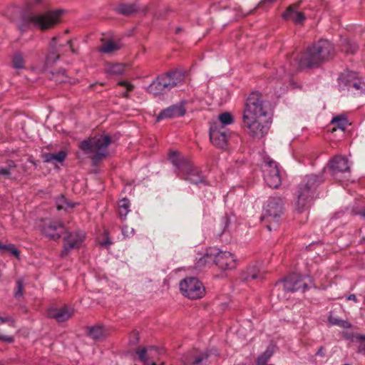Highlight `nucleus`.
I'll return each instance as SVG.
<instances>
[{
    "mask_svg": "<svg viewBox=\"0 0 365 365\" xmlns=\"http://www.w3.org/2000/svg\"><path fill=\"white\" fill-rule=\"evenodd\" d=\"M334 46L327 40H320L312 46L307 48L306 51L299 58H295L294 62L289 63V67L287 69L289 76L297 72L301 68H312L318 67L322 63L327 61L333 56Z\"/></svg>",
    "mask_w": 365,
    "mask_h": 365,
    "instance_id": "nucleus-1",
    "label": "nucleus"
},
{
    "mask_svg": "<svg viewBox=\"0 0 365 365\" xmlns=\"http://www.w3.org/2000/svg\"><path fill=\"white\" fill-rule=\"evenodd\" d=\"M44 0H26L22 11V19L26 24H32L41 31L51 29L61 22L64 10L48 11L44 14H34Z\"/></svg>",
    "mask_w": 365,
    "mask_h": 365,
    "instance_id": "nucleus-2",
    "label": "nucleus"
},
{
    "mask_svg": "<svg viewBox=\"0 0 365 365\" xmlns=\"http://www.w3.org/2000/svg\"><path fill=\"white\" fill-rule=\"evenodd\" d=\"M324 181L322 175H307L297 187V200L295 203L298 212H302L317 196V188Z\"/></svg>",
    "mask_w": 365,
    "mask_h": 365,
    "instance_id": "nucleus-3",
    "label": "nucleus"
},
{
    "mask_svg": "<svg viewBox=\"0 0 365 365\" xmlns=\"http://www.w3.org/2000/svg\"><path fill=\"white\" fill-rule=\"evenodd\" d=\"M110 143L111 138L108 135H101L83 140L79 148L85 154H93L91 158L96 165L108 155L107 148Z\"/></svg>",
    "mask_w": 365,
    "mask_h": 365,
    "instance_id": "nucleus-4",
    "label": "nucleus"
},
{
    "mask_svg": "<svg viewBox=\"0 0 365 365\" xmlns=\"http://www.w3.org/2000/svg\"><path fill=\"white\" fill-rule=\"evenodd\" d=\"M183 81V73L172 71L158 76L149 85L147 91L154 96L163 94L170 91L173 88L181 85Z\"/></svg>",
    "mask_w": 365,
    "mask_h": 365,
    "instance_id": "nucleus-5",
    "label": "nucleus"
},
{
    "mask_svg": "<svg viewBox=\"0 0 365 365\" xmlns=\"http://www.w3.org/2000/svg\"><path fill=\"white\" fill-rule=\"evenodd\" d=\"M284 214V201L278 196L270 197L263 207L261 220L266 222L269 231L276 230Z\"/></svg>",
    "mask_w": 365,
    "mask_h": 365,
    "instance_id": "nucleus-6",
    "label": "nucleus"
},
{
    "mask_svg": "<svg viewBox=\"0 0 365 365\" xmlns=\"http://www.w3.org/2000/svg\"><path fill=\"white\" fill-rule=\"evenodd\" d=\"M169 159L176 168L186 175L183 178L192 184L198 185L205 183V180L200 171L193 168L190 162L184 158H180L176 151H172L169 154Z\"/></svg>",
    "mask_w": 365,
    "mask_h": 365,
    "instance_id": "nucleus-7",
    "label": "nucleus"
},
{
    "mask_svg": "<svg viewBox=\"0 0 365 365\" xmlns=\"http://www.w3.org/2000/svg\"><path fill=\"white\" fill-rule=\"evenodd\" d=\"M210 259L213 260L217 266L224 270L234 269L237 265L236 259L232 253L215 247L210 248L204 257L200 259L198 264H203Z\"/></svg>",
    "mask_w": 365,
    "mask_h": 365,
    "instance_id": "nucleus-8",
    "label": "nucleus"
},
{
    "mask_svg": "<svg viewBox=\"0 0 365 365\" xmlns=\"http://www.w3.org/2000/svg\"><path fill=\"white\" fill-rule=\"evenodd\" d=\"M268 109L259 92H252L247 99L243 118L266 117Z\"/></svg>",
    "mask_w": 365,
    "mask_h": 365,
    "instance_id": "nucleus-9",
    "label": "nucleus"
},
{
    "mask_svg": "<svg viewBox=\"0 0 365 365\" xmlns=\"http://www.w3.org/2000/svg\"><path fill=\"white\" fill-rule=\"evenodd\" d=\"M329 169L331 170V175L336 180L344 182L350 180V165L346 157L336 155L329 162Z\"/></svg>",
    "mask_w": 365,
    "mask_h": 365,
    "instance_id": "nucleus-10",
    "label": "nucleus"
},
{
    "mask_svg": "<svg viewBox=\"0 0 365 365\" xmlns=\"http://www.w3.org/2000/svg\"><path fill=\"white\" fill-rule=\"evenodd\" d=\"M180 289L185 297L190 299H200L205 294L202 283L196 277L182 279L180 283Z\"/></svg>",
    "mask_w": 365,
    "mask_h": 365,
    "instance_id": "nucleus-11",
    "label": "nucleus"
},
{
    "mask_svg": "<svg viewBox=\"0 0 365 365\" xmlns=\"http://www.w3.org/2000/svg\"><path fill=\"white\" fill-rule=\"evenodd\" d=\"M264 179L267 185L272 188H277L281 185V178L277 163L267 156L264 158Z\"/></svg>",
    "mask_w": 365,
    "mask_h": 365,
    "instance_id": "nucleus-12",
    "label": "nucleus"
},
{
    "mask_svg": "<svg viewBox=\"0 0 365 365\" xmlns=\"http://www.w3.org/2000/svg\"><path fill=\"white\" fill-rule=\"evenodd\" d=\"M243 123L247 129L248 134L255 138H262L269 129V123L267 120L262 121L261 118H243Z\"/></svg>",
    "mask_w": 365,
    "mask_h": 365,
    "instance_id": "nucleus-13",
    "label": "nucleus"
},
{
    "mask_svg": "<svg viewBox=\"0 0 365 365\" xmlns=\"http://www.w3.org/2000/svg\"><path fill=\"white\" fill-rule=\"evenodd\" d=\"M63 250L61 252L62 256H66L70 250L78 248L81 245L85 235L82 232H66L63 233Z\"/></svg>",
    "mask_w": 365,
    "mask_h": 365,
    "instance_id": "nucleus-14",
    "label": "nucleus"
},
{
    "mask_svg": "<svg viewBox=\"0 0 365 365\" xmlns=\"http://www.w3.org/2000/svg\"><path fill=\"white\" fill-rule=\"evenodd\" d=\"M349 91L354 94H363L365 91V83L357 77V73L354 71H348L346 74L344 73L341 77Z\"/></svg>",
    "mask_w": 365,
    "mask_h": 365,
    "instance_id": "nucleus-15",
    "label": "nucleus"
},
{
    "mask_svg": "<svg viewBox=\"0 0 365 365\" xmlns=\"http://www.w3.org/2000/svg\"><path fill=\"white\" fill-rule=\"evenodd\" d=\"M210 139L215 147L225 149L227 143V136L225 128L219 123H212L210 128Z\"/></svg>",
    "mask_w": 365,
    "mask_h": 365,
    "instance_id": "nucleus-16",
    "label": "nucleus"
},
{
    "mask_svg": "<svg viewBox=\"0 0 365 365\" xmlns=\"http://www.w3.org/2000/svg\"><path fill=\"white\" fill-rule=\"evenodd\" d=\"M42 232L50 239L56 240L61 237L66 232L63 224L53 220H44L42 225Z\"/></svg>",
    "mask_w": 365,
    "mask_h": 365,
    "instance_id": "nucleus-17",
    "label": "nucleus"
},
{
    "mask_svg": "<svg viewBox=\"0 0 365 365\" xmlns=\"http://www.w3.org/2000/svg\"><path fill=\"white\" fill-rule=\"evenodd\" d=\"M283 289L287 292H296L301 289H307L308 285L302 279V277L297 274L288 276L282 281Z\"/></svg>",
    "mask_w": 365,
    "mask_h": 365,
    "instance_id": "nucleus-18",
    "label": "nucleus"
},
{
    "mask_svg": "<svg viewBox=\"0 0 365 365\" xmlns=\"http://www.w3.org/2000/svg\"><path fill=\"white\" fill-rule=\"evenodd\" d=\"M163 352V349H160L155 346L143 348L142 349L137 350L136 351L139 359L143 361L145 365H158L157 362L153 361V359L160 355Z\"/></svg>",
    "mask_w": 365,
    "mask_h": 365,
    "instance_id": "nucleus-19",
    "label": "nucleus"
},
{
    "mask_svg": "<svg viewBox=\"0 0 365 365\" xmlns=\"http://www.w3.org/2000/svg\"><path fill=\"white\" fill-rule=\"evenodd\" d=\"M209 356V351L202 352L199 354L190 351L185 354L181 360L186 365H207Z\"/></svg>",
    "mask_w": 365,
    "mask_h": 365,
    "instance_id": "nucleus-20",
    "label": "nucleus"
},
{
    "mask_svg": "<svg viewBox=\"0 0 365 365\" xmlns=\"http://www.w3.org/2000/svg\"><path fill=\"white\" fill-rule=\"evenodd\" d=\"M185 111L184 103L180 102L163 110L157 116L156 120L160 121L163 118L180 117L185 114Z\"/></svg>",
    "mask_w": 365,
    "mask_h": 365,
    "instance_id": "nucleus-21",
    "label": "nucleus"
},
{
    "mask_svg": "<svg viewBox=\"0 0 365 365\" xmlns=\"http://www.w3.org/2000/svg\"><path fill=\"white\" fill-rule=\"evenodd\" d=\"M58 36H54L49 43L50 51L46 56L47 63H54L60 58V52L63 48V44H58Z\"/></svg>",
    "mask_w": 365,
    "mask_h": 365,
    "instance_id": "nucleus-22",
    "label": "nucleus"
},
{
    "mask_svg": "<svg viewBox=\"0 0 365 365\" xmlns=\"http://www.w3.org/2000/svg\"><path fill=\"white\" fill-rule=\"evenodd\" d=\"M50 318L55 319L58 322L68 320L73 314V310L66 307L61 308H51L48 312Z\"/></svg>",
    "mask_w": 365,
    "mask_h": 365,
    "instance_id": "nucleus-23",
    "label": "nucleus"
},
{
    "mask_svg": "<svg viewBox=\"0 0 365 365\" xmlns=\"http://www.w3.org/2000/svg\"><path fill=\"white\" fill-rule=\"evenodd\" d=\"M283 17L285 19L293 21L296 24H302L305 19L304 14L294 10L293 6H289L287 9V11L283 14Z\"/></svg>",
    "mask_w": 365,
    "mask_h": 365,
    "instance_id": "nucleus-24",
    "label": "nucleus"
},
{
    "mask_svg": "<svg viewBox=\"0 0 365 365\" xmlns=\"http://www.w3.org/2000/svg\"><path fill=\"white\" fill-rule=\"evenodd\" d=\"M15 328V324L13 329H10L8 322H0V341L9 344L12 343L14 341V339L12 336L9 335V334L13 332Z\"/></svg>",
    "mask_w": 365,
    "mask_h": 365,
    "instance_id": "nucleus-25",
    "label": "nucleus"
},
{
    "mask_svg": "<svg viewBox=\"0 0 365 365\" xmlns=\"http://www.w3.org/2000/svg\"><path fill=\"white\" fill-rule=\"evenodd\" d=\"M67 155V153L64 150H61L56 153H45L43 155L44 162L46 163H62L64 161Z\"/></svg>",
    "mask_w": 365,
    "mask_h": 365,
    "instance_id": "nucleus-26",
    "label": "nucleus"
},
{
    "mask_svg": "<svg viewBox=\"0 0 365 365\" xmlns=\"http://www.w3.org/2000/svg\"><path fill=\"white\" fill-rule=\"evenodd\" d=\"M115 11L121 15L130 16L138 11V7L134 4H121L115 9Z\"/></svg>",
    "mask_w": 365,
    "mask_h": 365,
    "instance_id": "nucleus-27",
    "label": "nucleus"
},
{
    "mask_svg": "<svg viewBox=\"0 0 365 365\" xmlns=\"http://www.w3.org/2000/svg\"><path fill=\"white\" fill-rule=\"evenodd\" d=\"M88 335L93 339H100L105 336L106 331L101 325H96L88 328Z\"/></svg>",
    "mask_w": 365,
    "mask_h": 365,
    "instance_id": "nucleus-28",
    "label": "nucleus"
},
{
    "mask_svg": "<svg viewBox=\"0 0 365 365\" xmlns=\"http://www.w3.org/2000/svg\"><path fill=\"white\" fill-rule=\"evenodd\" d=\"M120 48V46L119 43L113 41V40H109L103 43L99 48L98 51L101 53H110L115 51H118Z\"/></svg>",
    "mask_w": 365,
    "mask_h": 365,
    "instance_id": "nucleus-29",
    "label": "nucleus"
},
{
    "mask_svg": "<svg viewBox=\"0 0 365 365\" xmlns=\"http://www.w3.org/2000/svg\"><path fill=\"white\" fill-rule=\"evenodd\" d=\"M130 201L127 198H123L118 202V214L121 219H125L130 211Z\"/></svg>",
    "mask_w": 365,
    "mask_h": 365,
    "instance_id": "nucleus-30",
    "label": "nucleus"
},
{
    "mask_svg": "<svg viewBox=\"0 0 365 365\" xmlns=\"http://www.w3.org/2000/svg\"><path fill=\"white\" fill-rule=\"evenodd\" d=\"M125 66L122 63L108 64L106 66V73L110 76H120L123 74Z\"/></svg>",
    "mask_w": 365,
    "mask_h": 365,
    "instance_id": "nucleus-31",
    "label": "nucleus"
},
{
    "mask_svg": "<svg viewBox=\"0 0 365 365\" xmlns=\"http://www.w3.org/2000/svg\"><path fill=\"white\" fill-rule=\"evenodd\" d=\"M331 123L336 126L332 129L333 131H334L336 128L344 130L348 125V120L344 115H339L332 118Z\"/></svg>",
    "mask_w": 365,
    "mask_h": 365,
    "instance_id": "nucleus-32",
    "label": "nucleus"
},
{
    "mask_svg": "<svg viewBox=\"0 0 365 365\" xmlns=\"http://www.w3.org/2000/svg\"><path fill=\"white\" fill-rule=\"evenodd\" d=\"M341 49L346 53L354 54L358 49V45L349 39H344L342 41Z\"/></svg>",
    "mask_w": 365,
    "mask_h": 365,
    "instance_id": "nucleus-33",
    "label": "nucleus"
},
{
    "mask_svg": "<svg viewBox=\"0 0 365 365\" xmlns=\"http://www.w3.org/2000/svg\"><path fill=\"white\" fill-rule=\"evenodd\" d=\"M16 167L14 161H9L5 167L0 165V176L4 178L10 179L11 178V172Z\"/></svg>",
    "mask_w": 365,
    "mask_h": 365,
    "instance_id": "nucleus-34",
    "label": "nucleus"
},
{
    "mask_svg": "<svg viewBox=\"0 0 365 365\" xmlns=\"http://www.w3.org/2000/svg\"><path fill=\"white\" fill-rule=\"evenodd\" d=\"M74 207V204L70 202L64 196H61L56 200V207L58 210H66L68 211L69 209H72Z\"/></svg>",
    "mask_w": 365,
    "mask_h": 365,
    "instance_id": "nucleus-35",
    "label": "nucleus"
},
{
    "mask_svg": "<svg viewBox=\"0 0 365 365\" xmlns=\"http://www.w3.org/2000/svg\"><path fill=\"white\" fill-rule=\"evenodd\" d=\"M219 122H214L213 123H219L221 126L225 128V125H230L233 123V118L228 112H225L220 114L218 117Z\"/></svg>",
    "mask_w": 365,
    "mask_h": 365,
    "instance_id": "nucleus-36",
    "label": "nucleus"
},
{
    "mask_svg": "<svg viewBox=\"0 0 365 365\" xmlns=\"http://www.w3.org/2000/svg\"><path fill=\"white\" fill-rule=\"evenodd\" d=\"M51 79L58 83H62L67 82L68 77L66 75L65 70H59L56 73H52Z\"/></svg>",
    "mask_w": 365,
    "mask_h": 365,
    "instance_id": "nucleus-37",
    "label": "nucleus"
},
{
    "mask_svg": "<svg viewBox=\"0 0 365 365\" xmlns=\"http://www.w3.org/2000/svg\"><path fill=\"white\" fill-rule=\"evenodd\" d=\"M12 66L16 69H22L24 68V61L21 53H16L12 58Z\"/></svg>",
    "mask_w": 365,
    "mask_h": 365,
    "instance_id": "nucleus-38",
    "label": "nucleus"
},
{
    "mask_svg": "<svg viewBox=\"0 0 365 365\" xmlns=\"http://www.w3.org/2000/svg\"><path fill=\"white\" fill-rule=\"evenodd\" d=\"M24 293V279H19L16 284V287L14 291V297L19 300L23 297Z\"/></svg>",
    "mask_w": 365,
    "mask_h": 365,
    "instance_id": "nucleus-39",
    "label": "nucleus"
},
{
    "mask_svg": "<svg viewBox=\"0 0 365 365\" xmlns=\"http://www.w3.org/2000/svg\"><path fill=\"white\" fill-rule=\"evenodd\" d=\"M272 355V351L267 349L257 357V365H265Z\"/></svg>",
    "mask_w": 365,
    "mask_h": 365,
    "instance_id": "nucleus-40",
    "label": "nucleus"
},
{
    "mask_svg": "<svg viewBox=\"0 0 365 365\" xmlns=\"http://www.w3.org/2000/svg\"><path fill=\"white\" fill-rule=\"evenodd\" d=\"M329 322L331 324L339 326L342 328H349L350 324L344 320L338 319L336 318H334L332 317H330L329 319Z\"/></svg>",
    "mask_w": 365,
    "mask_h": 365,
    "instance_id": "nucleus-41",
    "label": "nucleus"
},
{
    "mask_svg": "<svg viewBox=\"0 0 365 365\" xmlns=\"http://www.w3.org/2000/svg\"><path fill=\"white\" fill-rule=\"evenodd\" d=\"M122 234L125 237H130L133 235L134 229L129 228L128 226H123L121 230Z\"/></svg>",
    "mask_w": 365,
    "mask_h": 365,
    "instance_id": "nucleus-42",
    "label": "nucleus"
},
{
    "mask_svg": "<svg viewBox=\"0 0 365 365\" xmlns=\"http://www.w3.org/2000/svg\"><path fill=\"white\" fill-rule=\"evenodd\" d=\"M0 322H1V323L8 322L10 329H13L14 327V320L13 319V318L11 317H9V316L5 317H0Z\"/></svg>",
    "mask_w": 365,
    "mask_h": 365,
    "instance_id": "nucleus-43",
    "label": "nucleus"
},
{
    "mask_svg": "<svg viewBox=\"0 0 365 365\" xmlns=\"http://www.w3.org/2000/svg\"><path fill=\"white\" fill-rule=\"evenodd\" d=\"M250 278L251 279H262L263 278V277H262V274L260 273V272L256 273V272H250L248 274L247 279H249Z\"/></svg>",
    "mask_w": 365,
    "mask_h": 365,
    "instance_id": "nucleus-44",
    "label": "nucleus"
},
{
    "mask_svg": "<svg viewBox=\"0 0 365 365\" xmlns=\"http://www.w3.org/2000/svg\"><path fill=\"white\" fill-rule=\"evenodd\" d=\"M5 251L9 252L11 254H13L14 256L18 257L19 256V251L17 249H16L13 245H8L7 250H5Z\"/></svg>",
    "mask_w": 365,
    "mask_h": 365,
    "instance_id": "nucleus-45",
    "label": "nucleus"
},
{
    "mask_svg": "<svg viewBox=\"0 0 365 365\" xmlns=\"http://www.w3.org/2000/svg\"><path fill=\"white\" fill-rule=\"evenodd\" d=\"M5 251L9 252L11 254H13L14 256L18 257L19 256V251L17 249H16L13 245H8L7 250H5Z\"/></svg>",
    "mask_w": 365,
    "mask_h": 365,
    "instance_id": "nucleus-46",
    "label": "nucleus"
},
{
    "mask_svg": "<svg viewBox=\"0 0 365 365\" xmlns=\"http://www.w3.org/2000/svg\"><path fill=\"white\" fill-rule=\"evenodd\" d=\"M5 251L9 252L11 254H13L14 256L18 257L19 256V251L17 249H16L13 245H8L7 250H5Z\"/></svg>",
    "mask_w": 365,
    "mask_h": 365,
    "instance_id": "nucleus-47",
    "label": "nucleus"
},
{
    "mask_svg": "<svg viewBox=\"0 0 365 365\" xmlns=\"http://www.w3.org/2000/svg\"><path fill=\"white\" fill-rule=\"evenodd\" d=\"M5 251L9 252L11 254H13L14 256L18 257L19 256V251L17 249H16L13 245H8L7 250H5Z\"/></svg>",
    "mask_w": 365,
    "mask_h": 365,
    "instance_id": "nucleus-48",
    "label": "nucleus"
},
{
    "mask_svg": "<svg viewBox=\"0 0 365 365\" xmlns=\"http://www.w3.org/2000/svg\"><path fill=\"white\" fill-rule=\"evenodd\" d=\"M66 44L69 46L70 50L72 53L77 54L78 53V48H76L73 45V40L70 39L67 41Z\"/></svg>",
    "mask_w": 365,
    "mask_h": 365,
    "instance_id": "nucleus-49",
    "label": "nucleus"
},
{
    "mask_svg": "<svg viewBox=\"0 0 365 365\" xmlns=\"http://www.w3.org/2000/svg\"><path fill=\"white\" fill-rule=\"evenodd\" d=\"M17 11V8L15 7V6H11V8H9L6 13H5V15L7 16L10 19H12L14 18L13 15L11 14H10V11L11 13H13V11Z\"/></svg>",
    "mask_w": 365,
    "mask_h": 365,
    "instance_id": "nucleus-50",
    "label": "nucleus"
},
{
    "mask_svg": "<svg viewBox=\"0 0 365 365\" xmlns=\"http://www.w3.org/2000/svg\"><path fill=\"white\" fill-rule=\"evenodd\" d=\"M346 299H347V300H352V301H354V302H357L356 297V295H355V294H350V295H349V296L347 297Z\"/></svg>",
    "mask_w": 365,
    "mask_h": 365,
    "instance_id": "nucleus-51",
    "label": "nucleus"
},
{
    "mask_svg": "<svg viewBox=\"0 0 365 365\" xmlns=\"http://www.w3.org/2000/svg\"><path fill=\"white\" fill-rule=\"evenodd\" d=\"M316 355L317 356H324V353L323 351V347H320L319 349V350L317 351V352L316 353Z\"/></svg>",
    "mask_w": 365,
    "mask_h": 365,
    "instance_id": "nucleus-52",
    "label": "nucleus"
},
{
    "mask_svg": "<svg viewBox=\"0 0 365 365\" xmlns=\"http://www.w3.org/2000/svg\"><path fill=\"white\" fill-rule=\"evenodd\" d=\"M128 84H129V83H128V82H127V81H119V82L118 83V85H119V86H124V87H127V86H128Z\"/></svg>",
    "mask_w": 365,
    "mask_h": 365,
    "instance_id": "nucleus-53",
    "label": "nucleus"
},
{
    "mask_svg": "<svg viewBox=\"0 0 365 365\" xmlns=\"http://www.w3.org/2000/svg\"><path fill=\"white\" fill-rule=\"evenodd\" d=\"M125 88H126V90H127L126 91L130 92V91H133V89L134 86H133V85H132V84H130V83H129V84H128V85L127 86V87H125Z\"/></svg>",
    "mask_w": 365,
    "mask_h": 365,
    "instance_id": "nucleus-54",
    "label": "nucleus"
},
{
    "mask_svg": "<svg viewBox=\"0 0 365 365\" xmlns=\"http://www.w3.org/2000/svg\"><path fill=\"white\" fill-rule=\"evenodd\" d=\"M8 245H3L0 242V250L2 251H5V250H7Z\"/></svg>",
    "mask_w": 365,
    "mask_h": 365,
    "instance_id": "nucleus-55",
    "label": "nucleus"
},
{
    "mask_svg": "<svg viewBox=\"0 0 365 365\" xmlns=\"http://www.w3.org/2000/svg\"><path fill=\"white\" fill-rule=\"evenodd\" d=\"M111 244V242L108 240H105L104 242H101V245L103 246H107L108 245Z\"/></svg>",
    "mask_w": 365,
    "mask_h": 365,
    "instance_id": "nucleus-56",
    "label": "nucleus"
},
{
    "mask_svg": "<svg viewBox=\"0 0 365 365\" xmlns=\"http://www.w3.org/2000/svg\"><path fill=\"white\" fill-rule=\"evenodd\" d=\"M222 220H223V222H224V223L225 225V227H227L228 225V224H229L228 218L227 217H224L222 218Z\"/></svg>",
    "mask_w": 365,
    "mask_h": 365,
    "instance_id": "nucleus-57",
    "label": "nucleus"
},
{
    "mask_svg": "<svg viewBox=\"0 0 365 365\" xmlns=\"http://www.w3.org/2000/svg\"><path fill=\"white\" fill-rule=\"evenodd\" d=\"M358 214L365 219V209L360 211Z\"/></svg>",
    "mask_w": 365,
    "mask_h": 365,
    "instance_id": "nucleus-58",
    "label": "nucleus"
},
{
    "mask_svg": "<svg viewBox=\"0 0 365 365\" xmlns=\"http://www.w3.org/2000/svg\"><path fill=\"white\" fill-rule=\"evenodd\" d=\"M181 31H182V28L181 27H178L175 29V33L176 34H179Z\"/></svg>",
    "mask_w": 365,
    "mask_h": 365,
    "instance_id": "nucleus-59",
    "label": "nucleus"
},
{
    "mask_svg": "<svg viewBox=\"0 0 365 365\" xmlns=\"http://www.w3.org/2000/svg\"><path fill=\"white\" fill-rule=\"evenodd\" d=\"M274 0H262L260 4H262V3H267V2H272L274 1Z\"/></svg>",
    "mask_w": 365,
    "mask_h": 365,
    "instance_id": "nucleus-60",
    "label": "nucleus"
},
{
    "mask_svg": "<svg viewBox=\"0 0 365 365\" xmlns=\"http://www.w3.org/2000/svg\"><path fill=\"white\" fill-rule=\"evenodd\" d=\"M123 96L124 98H128V97H129L128 91H126L125 93H124L123 94Z\"/></svg>",
    "mask_w": 365,
    "mask_h": 365,
    "instance_id": "nucleus-61",
    "label": "nucleus"
},
{
    "mask_svg": "<svg viewBox=\"0 0 365 365\" xmlns=\"http://www.w3.org/2000/svg\"><path fill=\"white\" fill-rule=\"evenodd\" d=\"M361 244H364L365 245V237H364L363 239L361 240L360 241Z\"/></svg>",
    "mask_w": 365,
    "mask_h": 365,
    "instance_id": "nucleus-62",
    "label": "nucleus"
},
{
    "mask_svg": "<svg viewBox=\"0 0 365 365\" xmlns=\"http://www.w3.org/2000/svg\"><path fill=\"white\" fill-rule=\"evenodd\" d=\"M155 16H156L158 18H163V16L161 14H155Z\"/></svg>",
    "mask_w": 365,
    "mask_h": 365,
    "instance_id": "nucleus-63",
    "label": "nucleus"
},
{
    "mask_svg": "<svg viewBox=\"0 0 365 365\" xmlns=\"http://www.w3.org/2000/svg\"><path fill=\"white\" fill-rule=\"evenodd\" d=\"M278 77H279V78H281V79L284 78V77H283V76H282V75H280V74H279V75H278Z\"/></svg>",
    "mask_w": 365,
    "mask_h": 365,
    "instance_id": "nucleus-64",
    "label": "nucleus"
}]
</instances>
